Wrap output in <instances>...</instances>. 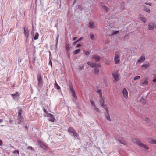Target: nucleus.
<instances>
[{"mask_svg":"<svg viewBox=\"0 0 156 156\" xmlns=\"http://www.w3.org/2000/svg\"><path fill=\"white\" fill-rule=\"evenodd\" d=\"M117 140L120 143L125 145H127L128 144V143L122 137H119Z\"/></svg>","mask_w":156,"mask_h":156,"instance_id":"7ed1b4c3","label":"nucleus"},{"mask_svg":"<svg viewBox=\"0 0 156 156\" xmlns=\"http://www.w3.org/2000/svg\"><path fill=\"white\" fill-rule=\"evenodd\" d=\"M119 32V31H115L113 32V34H116L118 33Z\"/></svg>","mask_w":156,"mask_h":156,"instance_id":"5fc2aeb1","label":"nucleus"},{"mask_svg":"<svg viewBox=\"0 0 156 156\" xmlns=\"http://www.w3.org/2000/svg\"><path fill=\"white\" fill-rule=\"evenodd\" d=\"M14 154H17L18 155L19 154V151L18 150H14L13 152Z\"/></svg>","mask_w":156,"mask_h":156,"instance_id":"58836bf2","label":"nucleus"},{"mask_svg":"<svg viewBox=\"0 0 156 156\" xmlns=\"http://www.w3.org/2000/svg\"><path fill=\"white\" fill-rule=\"evenodd\" d=\"M43 111L44 112V116L49 118L48 120L52 122H54L55 120V118L54 117L52 114L48 113L47 109L44 108Z\"/></svg>","mask_w":156,"mask_h":156,"instance_id":"f257e3e1","label":"nucleus"},{"mask_svg":"<svg viewBox=\"0 0 156 156\" xmlns=\"http://www.w3.org/2000/svg\"><path fill=\"white\" fill-rule=\"evenodd\" d=\"M105 115L107 120L109 121H111V119L110 118V115L106 113L105 114Z\"/></svg>","mask_w":156,"mask_h":156,"instance_id":"4be33fe9","label":"nucleus"},{"mask_svg":"<svg viewBox=\"0 0 156 156\" xmlns=\"http://www.w3.org/2000/svg\"><path fill=\"white\" fill-rule=\"evenodd\" d=\"M91 104L93 106H95V103L94 102V101L92 100H91L90 101Z\"/></svg>","mask_w":156,"mask_h":156,"instance_id":"e433bc0d","label":"nucleus"},{"mask_svg":"<svg viewBox=\"0 0 156 156\" xmlns=\"http://www.w3.org/2000/svg\"><path fill=\"white\" fill-rule=\"evenodd\" d=\"M58 36L57 37L56 41V45L57 44L58 42Z\"/></svg>","mask_w":156,"mask_h":156,"instance_id":"3c124183","label":"nucleus"},{"mask_svg":"<svg viewBox=\"0 0 156 156\" xmlns=\"http://www.w3.org/2000/svg\"><path fill=\"white\" fill-rule=\"evenodd\" d=\"M140 78V76H136L134 78V80H137L138 79Z\"/></svg>","mask_w":156,"mask_h":156,"instance_id":"a19ab883","label":"nucleus"},{"mask_svg":"<svg viewBox=\"0 0 156 156\" xmlns=\"http://www.w3.org/2000/svg\"><path fill=\"white\" fill-rule=\"evenodd\" d=\"M11 95L15 100H18L20 98V95L18 92H16L15 94H11Z\"/></svg>","mask_w":156,"mask_h":156,"instance_id":"0eeeda50","label":"nucleus"},{"mask_svg":"<svg viewBox=\"0 0 156 156\" xmlns=\"http://www.w3.org/2000/svg\"><path fill=\"white\" fill-rule=\"evenodd\" d=\"M104 83L106 87H107L108 86V84H107V82L106 80H104Z\"/></svg>","mask_w":156,"mask_h":156,"instance_id":"09e8293b","label":"nucleus"},{"mask_svg":"<svg viewBox=\"0 0 156 156\" xmlns=\"http://www.w3.org/2000/svg\"><path fill=\"white\" fill-rule=\"evenodd\" d=\"M112 75L114 79L113 82L114 83L116 82L119 80L118 74L116 73H114L112 74Z\"/></svg>","mask_w":156,"mask_h":156,"instance_id":"6e6552de","label":"nucleus"},{"mask_svg":"<svg viewBox=\"0 0 156 156\" xmlns=\"http://www.w3.org/2000/svg\"><path fill=\"white\" fill-rule=\"evenodd\" d=\"M90 38L91 40H93L94 39V35L93 34H90Z\"/></svg>","mask_w":156,"mask_h":156,"instance_id":"473e14b6","label":"nucleus"},{"mask_svg":"<svg viewBox=\"0 0 156 156\" xmlns=\"http://www.w3.org/2000/svg\"><path fill=\"white\" fill-rule=\"evenodd\" d=\"M148 80V78L147 77H146L144 81L142 82V84H145V85H147L148 84V81H147V80Z\"/></svg>","mask_w":156,"mask_h":156,"instance_id":"a878e982","label":"nucleus"},{"mask_svg":"<svg viewBox=\"0 0 156 156\" xmlns=\"http://www.w3.org/2000/svg\"><path fill=\"white\" fill-rule=\"evenodd\" d=\"M77 37H74L73 38V40H76V39H77Z\"/></svg>","mask_w":156,"mask_h":156,"instance_id":"e2e57ef3","label":"nucleus"},{"mask_svg":"<svg viewBox=\"0 0 156 156\" xmlns=\"http://www.w3.org/2000/svg\"><path fill=\"white\" fill-rule=\"evenodd\" d=\"M140 101L141 103H142L143 104H145L146 103V100L143 98H142L140 99Z\"/></svg>","mask_w":156,"mask_h":156,"instance_id":"c85d7f7f","label":"nucleus"},{"mask_svg":"<svg viewBox=\"0 0 156 156\" xmlns=\"http://www.w3.org/2000/svg\"><path fill=\"white\" fill-rule=\"evenodd\" d=\"M147 141L151 144H156V140H154L151 138H148L147 140Z\"/></svg>","mask_w":156,"mask_h":156,"instance_id":"dca6fc26","label":"nucleus"},{"mask_svg":"<svg viewBox=\"0 0 156 156\" xmlns=\"http://www.w3.org/2000/svg\"><path fill=\"white\" fill-rule=\"evenodd\" d=\"M55 87L58 90H59L60 89V87L58 85H57Z\"/></svg>","mask_w":156,"mask_h":156,"instance_id":"ea45409f","label":"nucleus"},{"mask_svg":"<svg viewBox=\"0 0 156 156\" xmlns=\"http://www.w3.org/2000/svg\"><path fill=\"white\" fill-rule=\"evenodd\" d=\"M105 110L107 112V113L108 114V108H105Z\"/></svg>","mask_w":156,"mask_h":156,"instance_id":"603ef678","label":"nucleus"},{"mask_svg":"<svg viewBox=\"0 0 156 156\" xmlns=\"http://www.w3.org/2000/svg\"><path fill=\"white\" fill-rule=\"evenodd\" d=\"M80 49H78L77 50H75L73 52V53L74 54H76L77 53H78L80 51Z\"/></svg>","mask_w":156,"mask_h":156,"instance_id":"72a5a7b5","label":"nucleus"},{"mask_svg":"<svg viewBox=\"0 0 156 156\" xmlns=\"http://www.w3.org/2000/svg\"><path fill=\"white\" fill-rule=\"evenodd\" d=\"M118 53V51H116L115 53V55L114 57V61L115 64H117L120 61L119 59V55Z\"/></svg>","mask_w":156,"mask_h":156,"instance_id":"423d86ee","label":"nucleus"},{"mask_svg":"<svg viewBox=\"0 0 156 156\" xmlns=\"http://www.w3.org/2000/svg\"><path fill=\"white\" fill-rule=\"evenodd\" d=\"M68 131L69 134H72L75 138H77L78 136V134L77 133L74 129L72 127H69V128Z\"/></svg>","mask_w":156,"mask_h":156,"instance_id":"f03ea898","label":"nucleus"},{"mask_svg":"<svg viewBox=\"0 0 156 156\" xmlns=\"http://www.w3.org/2000/svg\"><path fill=\"white\" fill-rule=\"evenodd\" d=\"M2 121L3 120L2 119H0V122H2Z\"/></svg>","mask_w":156,"mask_h":156,"instance_id":"69168bd1","label":"nucleus"},{"mask_svg":"<svg viewBox=\"0 0 156 156\" xmlns=\"http://www.w3.org/2000/svg\"><path fill=\"white\" fill-rule=\"evenodd\" d=\"M97 93L99 94V96L101 98H102V91L101 89H99L98 90V91L96 92Z\"/></svg>","mask_w":156,"mask_h":156,"instance_id":"393cba45","label":"nucleus"},{"mask_svg":"<svg viewBox=\"0 0 156 156\" xmlns=\"http://www.w3.org/2000/svg\"><path fill=\"white\" fill-rule=\"evenodd\" d=\"M78 9L80 11H82L83 9V8L82 7V6L81 5H78Z\"/></svg>","mask_w":156,"mask_h":156,"instance_id":"c9c22d12","label":"nucleus"},{"mask_svg":"<svg viewBox=\"0 0 156 156\" xmlns=\"http://www.w3.org/2000/svg\"><path fill=\"white\" fill-rule=\"evenodd\" d=\"M145 4L147 5H149V6H151L152 5V3H145Z\"/></svg>","mask_w":156,"mask_h":156,"instance_id":"8fccbe9b","label":"nucleus"},{"mask_svg":"<svg viewBox=\"0 0 156 156\" xmlns=\"http://www.w3.org/2000/svg\"><path fill=\"white\" fill-rule=\"evenodd\" d=\"M22 111L21 109V108L18 110V119L20 121H23V118L21 115V113Z\"/></svg>","mask_w":156,"mask_h":156,"instance_id":"20e7f679","label":"nucleus"},{"mask_svg":"<svg viewBox=\"0 0 156 156\" xmlns=\"http://www.w3.org/2000/svg\"><path fill=\"white\" fill-rule=\"evenodd\" d=\"M138 145L140 147L146 150H148L149 148L148 147L147 145L142 143L140 141V143H138Z\"/></svg>","mask_w":156,"mask_h":156,"instance_id":"9b49d317","label":"nucleus"},{"mask_svg":"<svg viewBox=\"0 0 156 156\" xmlns=\"http://www.w3.org/2000/svg\"><path fill=\"white\" fill-rule=\"evenodd\" d=\"M150 66V64L148 63L147 64H144L142 65L141 67H142L144 68L145 69H146L148 66Z\"/></svg>","mask_w":156,"mask_h":156,"instance_id":"7c9ffc66","label":"nucleus"},{"mask_svg":"<svg viewBox=\"0 0 156 156\" xmlns=\"http://www.w3.org/2000/svg\"><path fill=\"white\" fill-rule=\"evenodd\" d=\"M105 63L106 64H107V65H109V62L108 60H106L105 62Z\"/></svg>","mask_w":156,"mask_h":156,"instance_id":"79ce46f5","label":"nucleus"},{"mask_svg":"<svg viewBox=\"0 0 156 156\" xmlns=\"http://www.w3.org/2000/svg\"><path fill=\"white\" fill-rule=\"evenodd\" d=\"M38 80V85H39V84H40L41 82H42V79L40 76V75H39L37 77Z\"/></svg>","mask_w":156,"mask_h":156,"instance_id":"b1692460","label":"nucleus"},{"mask_svg":"<svg viewBox=\"0 0 156 156\" xmlns=\"http://www.w3.org/2000/svg\"><path fill=\"white\" fill-rule=\"evenodd\" d=\"M72 93V96L75 98V99H76L77 98V97L76 95L75 91L73 92Z\"/></svg>","mask_w":156,"mask_h":156,"instance_id":"2f4dec72","label":"nucleus"},{"mask_svg":"<svg viewBox=\"0 0 156 156\" xmlns=\"http://www.w3.org/2000/svg\"><path fill=\"white\" fill-rule=\"evenodd\" d=\"M71 47H69L68 44H66L65 45V48L67 50V52L69 51Z\"/></svg>","mask_w":156,"mask_h":156,"instance_id":"cd10ccee","label":"nucleus"},{"mask_svg":"<svg viewBox=\"0 0 156 156\" xmlns=\"http://www.w3.org/2000/svg\"><path fill=\"white\" fill-rule=\"evenodd\" d=\"M2 144V141L0 140V145H1Z\"/></svg>","mask_w":156,"mask_h":156,"instance_id":"680f3d73","label":"nucleus"},{"mask_svg":"<svg viewBox=\"0 0 156 156\" xmlns=\"http://www.w3.org/2000/svg\"><path fill=\"white\" fill-rule=\"evenodd\" d=\"M83 37H80L76 41L77 42H78L81 41L83 39Z\"/></svg>","mask_w":156,"mask_h":156,"instance_id":"49530a36","label":"nucleus"},{"mask_svg":"<svg viewBox=\"0 0 156 156\" xmlns=\"http://www.w3.org/2000/svg\"><path fill=\"white\" fill-rule=\"evenodd\" d=\"M101 5L103 9L104 10H105L106 12H107L109 10V8H108L107 6L105 5L104 3L103 2H101Z\"/></svg>","mask_w":156,"mask_h":156,"instance_id":"ddd939ff","label":"nucleus"},{"mask_svg":"<svg viewBox=\"0 0 156 156\" xmlns=\"http://www.w3.org/2000/svg\"><path fill=\"white\" fill-rule=\"evenodd\" d=\"M148 118H146V121H147V120H148Z\"/></svg>","mask_w":156,"mask_h":156,"instance_id":"774afa93","label":"nucleus"},{"mask_svg":"<svg viewBox=\"0 0 156 156\" xmlns=\"http://www.w3.org/2000/svg\"><path fill=\"white\" fill-rule=\"evenodd\" d=\"M83 68H84V66L83 65V66L81 67H80V70H81L83 69Z\"/></svg>","mask_w":156,"mask_h":156,"instance_id":"13d9d810","label":"nucleus"},{"mask_svg":"<svg viewBox=\"0 0 156 156\" xmlns=\"http://www.w3.org/2000/svg\"><path fill=\"white\" fill-rule=\"evenodd\" d=\"M94 73L96 75L98 74L99 73V69L98 68H95L94 69Z\"/></svg>","mask_w":156,"mask_h":156,"instance_id":"bb28decb","label":"nucleus"},{"mask_svg":"<svg viewBox=\"0 0 156 156\" xmlns=\"http://www.w3.org/2000/svg\"><path fill=\"white\" fill-rule=\"evenodd\" d=\"M38 145L44 150H46L47 148L46 146L42 142L38 141H37Z\"/></svg>","mask_w":156,"mask_h":156,"instance_id":"1a4fd4ad","label":"nucleus"},{"mask_svg":"<svg viewBox=\"0 0 156 156\" xmlns=\"http://www.w3.org/2000/svg\"><path fill=\"white\" fill-rule=\"evenodd\" d=\"M89 27L91 29L94 28L95 27V26L94 25V22L91 21L89 22Z\"/></svg>","mask_w":156,"mask_h":156,"instance_id":"a211bd4d","label":"nucleus"},{"mask_svg":"<svg viewBox=\"0 0 156 156\" xmlns=\"http://www.w3.org/2000/svg\"><path fill=\"white\" fill-rule=\"evenodd\" d=\"M153 82H156V79H154L153 80H152Z\"/></svg>","mask_w":156,"mask_h":156,"instance_id":"052dcab7","label":"nucleus"},{"mask_svg":"<svg viewBox=\"0 0 156 156\" xmlns=\"http://www.w3.org/2000/svg\"><path fill=\"white\" fill-rule=\"evenodd\" d=\"M50 57V58H51V54H50L49 55V58Z\"/></svg>","mask_w":156,"mask_h":156,"instance_id":"338daca9","label":"nucleus"},{"mask_svg":"<svg viewBox=\"0 0 156 156\" xmlns=\"http://www.w3.org/2000/svg\"><path fill=\"white\" fill-rule=\"evenodd\" d=\"M93 63H91L89 61L87 62V64L90 66L91 67H92Z\"/></svg>","mask_w":156,"mask_h":156,"instance_id":"4c0bfd02","label":"nucleus"},{"mask_svg":"<svg viewBox=\"0 0 156 156\" xmlns=\"http://www.w3.org/2000/svg\"><path fill=\"white\" fill-rule=\"evenodd\" d=\"M145 60V56H141L139 58L138 61V62L141 63L144 61Z\"/></svg>","mask_w":156,"mask_h":156,"instance_id":"f3484780","label":"nucleus"},{"mask_svg":"<svg viewBox=\"0 0 156 156\" xmlns=\"http://www.w3.org/2000/svg\"><path fill=\"white\" fill-rule=\"evenodd\" d=\"M39 36V34L38 33L36 32L35 34V35L34 37V40H36L38 38Z\"/></svg>","mask_w":156,"mask_h":156,"instance_id":"c756f323","label":"nucleus"},{"mask_svg":"<svg viewBox=\"0 0 156 156\" xmlns=\"http://www.w3.org/2000/svg\"><path fill=\"white\" fill-rule=\"evenodd\" d=\"M57 85H58L57 83V82H56V81H55V86H56Z\"/></svg>","mask_w":156,"mask_h":156,"instance_id":"0e129e2a","label":"nucleus"},{"mask_svg":"<svg viewBox=\"0 0 156 156\" xmlns=\"http://www.w3.org/2000/svg\"><path fill=\"white\" fill-rule=\"evenodd\" d=\"M131 140L133 143L137 144V145L138 144V143L140 142V141L138 138H133Z\"/></svg>","mask_w":156,"mask_h":156,"instance_id":"f8f14e48","label":"nucleus"},{"mask_svg":"<svg viewBox=\"0 0 156 156\" xmlns=\"http://www.w3.org/2000/svg\"><path fill=\"white\" fill-rule=\"evenodd\" d=\"M144 10L145 11L148 13H149L150 12V10L149 9H144Z\"/></svg>","mask_w":156,"mask_h":156,"instance_id":"37998d69","label":"nucleus"},{"mask_svg":"<svg viewBox=\"0 0 156 156\" xmlns=\"http://www.w3.org/2000/svg\"><path fill=\"white\" fill-rule=\"evenodd\" d=\"M28 149H29L31 150H34V149H33L32 147H31L30 146H29L28 147Z\"/></svg>","mask_w":156,"mask_h":156,"instance_id":"864d4df0","label":"nucleus"},{"mask_svg":"<svg viewBox=\"0 0 156 156\" xmlns=\"http://www.w3.org/2000/svg\"><path fill=\"white\" fill-rule=\"evenodd\" d=\"M139 19L144 23H146L147 21V19L144 17H140L139 18Z\"/></svg>","mask_w":156,"mask_h":156,"instance_id":"412c9836","label":"nucleus"},{"mask_svg":"<svg viewBox=\"0 0 156 156\" xmlns=\"http://www.w3.org/2000/svg\"><path fill=\"white\" fill-rule=\"evenodd\" d=\"M129 38V36L128 35L125 36L124 37V39L125 40H126Z\"/></svg>","mask_w":156,"mask_h":156,"instance_id":"f704fd0d","label":"nucleus"},{"mask_svg":"<svg viewBox=\"0 0 156 156\" xmlns=\"http://www.w3.org/2000/svg\"><path fill=\"white\" fill-rule=\"evenodd\" d=\"M155 28H156V24L153 22H150L148 24V28L149 30H151Z\"/></svg>","mask_w":156,"mask_h":156,"instance_id":"39448f33","label":"nucleus"},{"mask_svg":"<svg viewBox=\"0 0 156 156\" xmlns=\"http://www.w3.org/2000/svg\"><path fill=\"white\" fill-rule=\"evenodd\" d=\"M24 29L25 36L26 37L27 39L29 35V31L28 29V28H26L25 27H24Z\"/></svg>","mask_w":156,"mask_h":156,"instance_id":"4468645a","label":"nucleus"},{"mask_svg":"<svg viewBox=\"0 0 156 156\" xmlns=\"http://www.w3.org/2000/svg\"><path fill=\"white\" fill-rule=\"evenodd\" d=\"M49 64L51 65V66H52V63L51 62V58H50V61L49 62Z\"/></svg>","mask_w":156,"mask_h":156,"instance_id":"c03bdc74","label":"nucleus"},{"mask_svg":"<svg viewBox=\"0 0 156 156\" xmlns=\"http://www.w3.org/2000/svg\"><path fill=\"white\" fill-rule=\"evenodd\" d=\"M81 45L80 44H77L76 47H80L81 46Z\"/></svg>","mask_w":156,"mask_h":156,"instance_id":"4d7b16f0","label":"nucleus"},{"mask_svg":"<svg viewBox=\"0 0 156 156\" xmlns=\"http://www.w3.org/2000/svg\"><path fill=\"white\" fill-rule=\"evenodd\" d=\"M95 111L99 113L100 112V111L98 108H95Z\"/></svg>","mask_w":156,"mask_h":156,"instance_id":"a18cd8bd","label":"nucleus"},{"mask_svg":"<svg viewBox=\"0 0 156 156\" xmlns=\"http://www.w3.org/2000/svg\"><path fill=\"white\" fill-rule=\"evenodd\" d=\"M69 86L70 90L71 91L72 93L73 91H74L75 90L73 88L72 83L70 81H69Z\"/></svg>","mask_w":156,"mask_h":156,"instance_id":"6ab92c4d","label":"nucleus"},{"mask_svg":"<svg viewBox=\"0 0 156 156\" xmlns=\"http://www.w3.org/2000/svg\"><path fill=\"white\" fill-rule=\"evenodd\" d=\"M77 42V41H76L74 42L73 43V45H75Z\"/></svg>","mask_w":156,"mask_h":156,"instance_id":"bf43d9fd","label":"nucleus"},{"mask_svg":"<svg viewBox=\"0 0 156 156\" xmlns=\"http://www.w3.org/2000/svg\"><path fill=\"white\" fill-rule=\"evenodd\" d=\"M92 58H94L96 62H99L101 58V57L97 55H94L92 56Z\"/></svg>","mask_w":156,"mask_h":156,"instance_id":"9d476101","label":"nucleus"},{"mask_svg":"<svg viewBox=\"0 0 156 156\" xmlns=\"http://www.w3.org/2000/svg\"><path fill=\"white\" fill-rule=\"evenodd\" d=\"M101 67V65L99 64H97L96 63H93L92 68H95L96 67Z\"/></svg>","mask_w":156,"mask_h":156,"instance_id":"5701e85b","label":"nucleus"},{"mask_svg":"<svg viewBox=\"0 0 156 156\" xmlns=\"http://www.w3.org/2000/svg\"><path fill=\"white\" fill-rule=\"evenodd\" d=\"M100 103L101 105V107H104L106 106L105 105H104V99L102 98H101L100 100Z\"/></svg>","mask_w":156,"mask_h":156,"instance_id":"aec40b11","label":"nucleus"},{"mask_svg":"<svg viewBox=\"0 0 156 156\" xmlns=\"http://www.w3.org/2000/svg\"><path fill=\"white\" fill-rule=\"evenodd\" d=\"M122 93L124 97L125 98H126L127 97L128 92L126 89V88H124L123 89Z\"/></svg>","mask_w":156,"mask_h":156,"instance_id":"2eb2a0df","label":"nucleus"},{"mask_svg":"<svg viewBox=\"0 0 156 156\" xmlns=\"http://www.w3.org/2000/svg\"><path fill=\"white\" fill-rule=\"evenodd\" d=\"M67 55L68 57L69 58H70V54L69 52V51L67 52Z\"/></svg>","mask_w":156,"mask_h":156,"instance_id":"6e6d98bb","label":"nucleus"},{"mask_svg":"<svg viewBox=\"0 0 156 156\" xmlns=\"http://www.w3.org/2000/svg\"><path fill=\"white\" fill-rule=\"evenodd\" d=\"M89 54H90V53L88 51H87L85 52V55L87 56H88L89 55Z\"/></svg>","mask_w":156,"mask_h":156,"instance_id":"de8ad7c7","label":"nucleus"}]
</instances>
